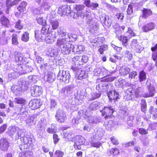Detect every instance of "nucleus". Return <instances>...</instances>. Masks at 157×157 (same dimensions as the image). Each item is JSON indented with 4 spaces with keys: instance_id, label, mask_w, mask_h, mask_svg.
Listing matches in <instances>:
<instances>
[{
    "instance_id": "1",
    "label": "nucleus",
    "mask_w": 157,
    "mask_h": 157,
    "mask_svg": "<svg viewBox=\"0 0 157 157\" xmlns=\"http://www.w3.org/2000/svg\"><path fill=\"white\" fill-rule=\"evenodd\" d=\"M85 8V6L83 5L79 4L76 5L74 7V9L76 11V12H73L70 16L72 17L73 18L77 19L78 17H82V16H85L84 9Z\"/></svg>"
},
{
    "instance_id": "2",
    "label": "nucleus",
    "mask_w": 157,
    "mask_h": 157,
    "mask_svg": "<svg viewBox=\"0 0 157 157\" xmlns=\"http://www.w3.org/2000/svg\"><path fill=\"white\" fill-rule=\"evenodd\" d=\"M114 111L111 106H105L102 110H100L101 116H104V119L105 120L112 118Z\"/></svg>"
},
{
    "instance_id": "3",
    "label": "nucleus",
    "mask_w": 157,
    "mask_h": 157,
    "mask_svg": "<svg viewBox=\"0 0 157 157\" xmlns=\"http://www.w3.org/2000/svg\"><path fill=\"white\" fill-rule=\"evenodd\" d=\"M72 11L70 6L65 5L60 6L58 9V13L61 16H67L71 14Z\"/></svg>"
},
{
    "instance_id": "4",
    "label": "nucleus",
    "mask_w": 157,
    "mask_h": 157,
    "mask_svg": "<svg viewBox=\"0 0 157 157\" xmlns=\"http://www.w3.org/2000/svg\"><path fill=\"white\" fill-rule=\"evenodd\" d=\"M80 57L81 56H76L73 58L71 69L74 71L81 69L82 65L80 60Z\"/></svg>"
},
{
    "instance_id": "5",
    "label": "nucleus",
    "mask_w": 157,
    "mask_h": 157,
    "mask_svg": "<svg viewBox=\"0 0 157 157\" xmlns=\"http://www.w3.org/2000/svg\"><path fill=\"white\" fill-rule=\"evenodd\" d=\"M10 146L8 140L5 138H2L0 140V150L3 151H7Z\"/></svg>"
},
{
    "instance_id": "6",
    "label": "nucleus",
    "mask_w": 157,
    "mask_h": 157,
    "mask_svg": "<svg viewBox=\"0 0 157 157\" xmlns=\"http://www.w3.org/2000/svg\"><path fill=\"white\" fill-rule=\"evenodd\" d=\"M108 96L111 102H115L119 99V94L115 90H110L108 94Z\"/></svg>"
},
{
    "instance_id": "7",
    "label": "nucleus",
    "mask_w": 157,
    "mask_h": 157,
    "mask_svg": "<svg viewBox=\"0 0 157 157\" xmlns=\"http://www.w3.org/2000/svg\"><path fill=\"white\" fill-rule=\"evenodd\" d=\"M21 0H6L5 4L6 7V13H9V11L11 7L16 5H17Z\"/></svg>"
},
{
    "instance_id": "8",
    "label": "nucleus",
    "mask_w": 157,
    "mask_h": 157,
    "mask_svg": "<svg viewBox=\"0 0 157 157\" xmlns=\"http://www.w3.org/2000/svg\"><path fill=\"white\" fill-rule=\"evenodd\" d=\"M55 117L56 120L60 123L64 122L67 119V117L65 114L60 110L57 111Z\"/></svg>"
},
{
    "instance_id": "9",
    "label": "nucleus",
    "mask_w": 157,
    "mask_h": 157,
    "mask_svg": "<svg viewBox=\"0 0 157 157\" xmlns=\"http://www.w3.org/2000/svg\"><path fill=\"white\" fill-rule=\"evenodd\" d=\"M42 104L40 100L34 99L31 100L29 103V106L32 110H35L39 108Z\"/></svg>"
},
{
    "instance_id": "10",
    "label": "nucleus",
    "mask_w": 157,
    "mask_h": 157,
    "mask_svg": "<svg viewBox=\"0 0 157 157\" xmlns=\"http://www.w3.org/2000/svg\"><path fill=\"white\" fill-rule=\"evenodd\" d=\"M31 95L33 97H38L42 94V88L40 87L35 86L31 90Z\"/></svg>"
},
{
    "instance_id": "11",
    "label": "nucleus",
    "mask_w": 157,
    "mask_h": 157,
    "mask_svg": "<svg viewBox=\"0 0 157 157\" xmlns=\"http://www.w3.org/2000/svg\"><path fill=\"white\" fill-rule=\"evenodd\" d=\"M72 44L69 43H66L61 48V51L64 54H68L73 49L71 47Z\"/></svg>"
},
{
    "instance_id": "12",
    "label": "nucleus",
    "mask_w": 157,
    "mask_h": 157,
    "mask_svg": "<svg viewBox=\"0 0 157 157\" xmlns=\"http://www.w3.org/2000/svg\"><path fill=\"white\" fill-rule=\"evenodd\" d=\"M130 45L131 48H134L136 52L140 53L141 51V47L138 45L137 40L136 39H133L131 41Z\"/></svg>"
},
{
    "instance_id": "13",
    "label": "nucleus",
    "mask_w": 157,
    "mask_h": 157,
    "mask_svg": "<svg viewBox=\"0 0 157 157\" xmlns=\"http://www.w3.org/2000/svg\"><path fill=\"white\" fill-rule=\"evenodd\" d=\"M155 25L153 22H150L144 25L142 27V30L144 32H147L154 29Z\"/></svg>"
},
{
    "instance_id": "14",
    "label": "nucleus",
    "mask_w": 157,
    "mask_h": 157,
    "mask_svg": "<svg viewBox=\"0 0 157 157\" xmlns=\"http://www.w3.org/2000/svg\"><path fill=\"white\" fill-rule=\"evenodd\" d=\"M117 36L118 39L121 42L123 46L127 47L128 45V40L127 36L124 35H117Z\"/></svg>"
},
{
    "instance_id": "15",
    "label": "nucleus",
    "mask_w": 157,
    "mask_h": 157,
    "mask_svg": "<svg viewBox=\"0 0 157 157\" xmlns=\"http://www.w3.org/2000/svg\"><path fill=\"white\" fill-rule=\"evenodd\" d=\"M0 23L3 26L8 28L10 25L9 19L5 15H2L0 18Z\"/></svg>"
},
{
    "instance_id": "16",
    "label": "nucleus",
    "mask_w": 157,
    "mask_h": 157,
    "mask_svg": "<svg viewBox=\"0 0 157 157\" xmlns=\"http://www.w3.org/2000/svg\"><path fill=\"white\" fill-rule=\"evenodd\" d=\"M130 70V68L128 67L121 66L119 70V74L121 76L126 75L129 74Z\"/></svg>"
},
{
    "instance_id": "17",
    "label": "nucleus",
    "mask_w": 157,
    "mask_h": 157,
    "mask_svg": "<svg viewBox=\"0 0 157 157\" xmlns=\"http://www.w3.org/2000/svg\"><path fill=\"white\" fill-rule=\"evenodd\" d=\"M142 14L141 17L142 18L146 19L148 17L151 16L152 14V12L150 9L144 8L142 10Z\"/></svg>"
},
{
    "instance_id": "18",
    "label": "nucleus",
    "mask_w": 157,
    "mask_h": 157,
    "mask_svg": "<svg viewBox=\"0 0 157 157\" xmlns=\"http://www.w3.org/2000/svg\"><path fill=\"white\" fill-rule=\"evenodd\" d=\"M33 154V152L31 150H27L24 151H22L19 154V157H32Z\"/></svg>"
},
{
    "instance_id": "19",
    "label": "nucleus",
    "mask_w": 157,
    "mask_h": 157,
    "mask_svg": "<svg viewBox=\"0 0 157 157\" xmlns=\"http://www.w3.org/2000/svg\"><path fill=\"white\" fill-rule=\"evenodd\" d=\"M27 4V3L25 1H23L21 2L17 8L20 13H24L26 12V7Z\"/></svg>"
},
{
    "instance_id": "20",
    "label": "nucleus",
    "mask_w": 157,
    "mask_h": 157,
    "mask_svg": "<svg viewBox=\"0 0 157 157\" xmlns=\"http://www.w3.org/2000/svg\"><path fill=\"white\" fill-rule=\"evenodd\" d=\"M85 48L83 45H75L73 48L72 51L77 54L82 53L84 50Z\"/></svg>"
},
{
    "instance_id": "21",
    "label": "nucleus",
    "mask_w": 157,
    "mask_h": 157,
    "mask_svg": "<svg viewBox=\"0 0 157 157\" xmlns=\"http://www.w3.org/2000/svg\"><path fill=\"white\" fill-rule=\"evenodd\" d=\"M149 112L152 115V118L154 120L157 119V109L154 108L153 106H150Z\"/></svg>"
},
{
    "instance_id": "22",
    "label": "nucleus",
    "mask_w": 157,
    "mask_h": 157,
    "mask_svg": "<svg viewBox=\"0 0 157 157\" xmlns=\"http://www.w3.org/2000/svg\"><path fill=\"white\" fill-rule=\"evenodd\" d=\"M63 139L66 142H68L71 140L73 138L72 133L70 132H63Z\"/></svg>"
},
{
    "instance_id": "23",
    "label": "nucleus",
    "mask_w": 157,
    "mask_h": 157,
    "mask_svg": "<svg viewBox=\"0 0 157 157\" xmlns=\"http://www.w3.org/2000/svg\"><path fill=\"white\" fill-rule=\"evenodd\" d=\"M75 72H77V75L79 79H82L86 78L87 76V74L83 70L79 69Z\"/></svg>"
},
{
    "instance_id": "24",
    "label": "nucleus",
    "mask_w": 157,
    "mask_h": 157,
    "mask_svg": "<svg viewBox=\"0 0 157 157\" xmlns=\"http://www.w3.org/2000/svg\"><path fill=\"white\" fill-rule=\"evenodd\" d=\"M14 60L16 63H18L19 65H21L23 63L22 61L23 60L22 57L21 56L20 54L18 53L14 54Z\"/></svg>"
},
{
    "instance_id": "25",
    "label": "nucleus",
    "mask_w": 157,
    "mask_h": 157,
    "mask_svg": "<svg viewBox=\"0 0 157 157\" xmlns=\"http://www.w3.org/2000/svg\"><path fill=\"white\" fill-rule=\"evenodd\" d=\"M45 36L44 39V41L46 42L48 44L52 43L53 42V39L52 35L51 33H48V34Z\"/></svg>"
},
{
    "instance_id": "26",
    "label": "nucleus",
    "mask_w": 157,
    "mask_h": 157,
    "mask_svg": "<svg viewBox=\"0 0 157 157\" xmlns=\"http://www.w3.org/2000/svg\"><path fill=\"white\" fill-rule=\"evenodd\" d=\"M12 44L14 45H17L19 44L18 40V36L17 34H13L12 36Z\"/></svg>"
},
{
    "instance_id": "27",
    "label": "nucleus",
    "mask_w": 157,
    "mask_h": 157,
    "mask_svg": "<svg viewBox=\"0 0 157 157\" xmlns=\"http://www.w3.org/2000/svg\"><path fill=\"white\" fill-rule=\"evenodd\" d=\"M139 81L142 82L145 81L146 79V75L143 70H142L139 73Z\"/></svg>"
},
{
    "instance_id": "28",
    "label": "nucleus",
    "mask_w": 157,
    "mask_h": 157,
    "mask_svg": "<svg viewBox=\"0 0 157 157\" xmlns=\"http://www.w3.org/2000/svg\"><path fill=\"white\" fill-rule=\"evenodd\" d=\"M98 107V103L97 101H94L91 103L89 106V109L91 110L94 111Z\"/></svg>"
},
{
    "instance_id": "29",
    "label": "nucleus",
    "mask_w": 157,
    "mask_h": 157,
    "mask_svg": "<svg viewBox=\"0 0 157 157\" xmlns=\"http://www.w3.org/2000/svg\"><path fill=\"white\" fill-rule=\"evenodd\" d=\"M37 23L42 26L47 25V21L46 20L44 19L43 17H39L36 19Z\"/></svg>"
},
{
    "instance_id": "30",
    "label": "nucleus",
    "mask_w": 157,
    "mask_h": 157,
    "mask_svg": "<svg viewBox=\"0 0 157 157\" xmlns=\"http://www.w3.org/2000/svg\"><path fill=\"white\" fill-rule=\"evenodd\" d=\"M108 152L113 156L118 155L120 153L119 149L116 147L111 148L109 150Z\"/></svg>"
},
{
    "instance_id": "31",
    "label": "nucleus",
    "mask_w": 157,
    "mask_h": 157,
    "mask_svg": "<svg viewBox=\"0 0 157 157\" xmlns=\"http://www.w3.org/2000/svg\"><path fill=\"white\" fill-rule=\"evenodd\" d=\"M141 101L140 105L141 110L143 112H145L147 110V103L145 99H142L141 100Z\"/></svg>"
},
{
    "instance_id": "32",
    "label": "nucleus",
    "mask_w": 157,
    "mask_h": 157,
    "mask_svg": "<svg viewBox=\"0 0 157 157\" xmlns=\"http://www.w3.org/2000/svg\"><path fill=\"white\" fill-rule=\"evenodd\" d=\"M50 23L53 30L56 29L59 26V23L57 20H51Z\"/></svg>"
},
{
    "instance_id": "33",
    "label": "nucleus",
    "mask_w": 157,
    "mask_h": 157,
    "mask_svg": "<svg viewBox=\"0 0 157 157\" xmlns=\"http://www.w3.org/2000/svg\"><path fill=\"white\" fill-rule=\"evenodd\" d=\"M125 27L124 25L119 26L118 28L116 29L115 30L116 33L117 34H121L124 32Z\"/></svg>"
},
{
    "instance_id": "34",
    "label": "nucleus",
    "mask_w": 157,
    "mask_h": 157,
    "mask_svg": "<svg viewBox=\"0 0 157 157\" xmlns=\"http://www.w3.org/2000/svg\"><path fill=\"white\" fill-rule=\"evenodd\" d=\"M75 142L82 145L84 144L85 139L83 137L79 136L75 140Z\"/></svg>"
},
{
    "instance_id": "35",
    "label": "nucleus",
    "mask_w": 157,
    "mask_h": 157,
    "mask_svg": "<svg viewBox=\"0 0 157 157\" xmlns=\"http://www.w3.org/2000/svg\"><path fill=\"white\" fill-rule=\"evenodd\" d=\"M108 46L107 44H104L100 46V48L98 49V51L101 54H103L104 52L107 50Z\"/></svg>"
},
{
    "instance_id": "36",
    "label": "nucleus",
    "mask_w": 157,
    "mask_h": 157,
    "mask_svg": "<svg viewBox=\"0 0 157 157\" xmlns=\"http://www.w3.org/2000/svg\"><path fill=\"white\" fill-rule=\"evenodd\" d=\"M15 102L17 104L24 105L26 104V101L23 98H17L15 99Z\"/></svg>"
},
{
    "instance_id": "37",
    "label": "nucleus",
    "mask_w": 157,
    "mask_h": 157,
    "mask_svg": "<svg viewBox=\"0 0 157 157\" xmlns=\"http://www.w3.org/2000/svg\"><path fill=\"white\" fill-rule=\"evenodd\" d=\"M34 117L33 116L29 117L25 120L26 123L29 125H32L34 123Z\"/></svg>"
},
{
    "instance_id": "38",
    "label": "nucleus",
    "mask_w": 157,
    "mask_h": 157,
    "mask_svg": "<svg viewBox=\"0 0 157 157\" xmlns=\"http://www.w3.org/2000/svg\"><path fill=\"white\" fill-rule=\"evenodd\" d=\"M127 33L129 34L128 35V36L130 38L136 36V33L134 32L133 30L131 27H129L128 28Z\"/></svg>"
},
{
    "instance_id": "39",
    "label": "nucleus",
    "mask_w": 157,
    "mask_h": 157,
    "mask_svg": "<svg viewBox=\"0 0 157 157\" xmlns=\"http://www.w3.org/2000/svg\"><path fill=\"white\" fill-rule=\"evenodd\" d=\"M29 39V33L27 32H25L22 34L21 40L24 42H27Z\"/></svg>"
},
{
    "instance_id": "40",
    "label": "nucleus",
    "mask_w": 157,
    "mask_h": 157,
    "mask_svg": "<svg viewBox=\"0 0 157 157\" xmlns=\"http://www.w3.org/2000/svg\"><path fill=\"white\" fill-rule=\"evenodd\" d=\"M97 39V40L95 41L90 40L91 42H93L94 43H98L100 44H101L103 43L105 41V38L103 37H98Z\"/></svg>"
},
{
    "instance_id": "41",
    "label": "nucleus",
    "mask_w": 157,
    "mask_h": 157,
    "mask_svg": "<svg viewBox=\"0 0 157 157\" xmlns=\"http://www.w3.org/2000/svg\"><path fill=\"white\" fill-rule=\"evenodd\" d=\"M110 140L112 144L117 145L119 144V142L117 139L114 136H113L110 138Z\"/></svg>"
},
{
    "instance_id": "42",
    "label": "nucleus",
    "mask_w": 157,
    "mask_h": 157,
    "mask_svg": "<svg viewBox=\"0 0 157 157\" xmlns=\"http://www.w3.org/2000/svg\"><path fill=\"white\" fill-rule=\"evenodd\" d=\"M114 79V78L113 77H108L102 78L101 81V82H111L113 81Z\"/></svg>"
},
{
    "instance_id": "43",
    "label": "nucleus",
    "mask_w": 157,
    "mask_h": 157,
    "mask_svg": "<svg viewBox=\"0 0 157 157\" xmlns=\"http://www.w3.org/2000/svg\"><path fill=\"white\" fill-rule=\"evenodd\" d=\"M54 80V78L52 74H48L47 75V81L49 83H51Z\"/></svg>"
},
{
    "instance_id": "44",
    "label": "nucleus",
    "mask_w": 157,
    "mask_h": 157,
    "mask_svg": "<svg viewBox=\"0 0 157 157\" xmlns=\"http://www.w3.org/2000/svg\"><path fill=\"white\" fill-rule=\"evenodd\" d=\"M66 41L65 40L63 39H58L57 43V45L61 48L65 44Z\"/></svg>"
},
{
    "instance_id": "45",
    "label": "nucleus",
    "mask_w": 157,
    "mask_h": 157,
    "mask_svg": "<svg viewBox=\"0 0 157 157\" xmlns=\"http://www.w3.org/2000/svg\"><path fill=\"white\" fill-rule=\"evenodd\" d=\"M53 143L55 144H57L60 140L58 135L56 133H54L52 136Z\"/></svg>"
},
{
    "instance_id": "46",
    "label": "nucleus",
    "mask_w": 157,
    "mask_h": 157,
    "mask_svg": "<svg viewBox=\"0 0 157 157\" xmlns=\"http://www.w3.org/2000/svg\"><path fill=\"white\" fill-rule=\"evenodd\" d=\"M15 27L18 30H21L23 28V26L21 24V21L20 20L16 22Z\"/></svg>"
},
{
    "instance_id": "47",
    "label": "nucleus",
    "mask_w": 157,
    "mask_h": 157,
    "mask_svg": "<svg viewBox=\"0 0 157 157\" xmlns=\"http://www.w3.org/2000/svg\"><path fill=\"white\" fill-rule=\"evenodd\" d=\"M115 16L117 19L119 20H120L121 21H122L123 20L124 17V14L123 13L120 12L117 13Z\"/></svg>"
},
{
    "instance_id": "48",
    "label": "nucleus",
    "mask_w": 157,
    "mask_h": 157,
    "mask_svg": "<svg viewBox=\"0 0 157 157\" xmlns=\"http://www.w3.org/2000/svg\"><path fill=\"white\" fill-rule=\"evenodd\" d=\"M29 138L25 136H24L21 139V140L22 143L24 144H29L30 140H29Z\"/></svg>"
},
{
    "instance_id": "49",
    "label": "nucleus",
    "mask_w": 157,
    "mask_h": 157,
    "mask_svg": "<svg viewBox=\"0 0 157 157\" xmlns=\"http://www.w3.org/2000/svg\"><path fill=\"white\" fill-rule=\"evenodd\" d=\"M55 157H63L64 155V152L60 150H56L54 153Z\"/></svg>"
},
{
    "instance_id": "50",
    "label": "nucleus",
    "mask_w": 157,
    "mask_h": 157,
    "mask_svg": "<svg viewBox=\"0 0 157 157\" xmlns=\"http://www.w3.org/2000/svg\"><path fill=\"white\" fill-rule=\"evenodd\" d=\"M137 75V72L136 71H133L130 73L129 74L128 78L130 79L135 78V76Z\"/></svg>"
},
{
    "instance_id": "51",
    "label": "nucleus",
    "mask_w": 157,
    "mask_h": 157,
    "mask_svg": "<svg viewBox=\"0 0 157 157\" xmlns=\"http://www.w3.org/2000/svg\"><path fill=\"white\" fill-rule=\"evenodd\" d=\"M88 59V58L85 55L81 56L80 60L82 65L86 63L87 62Z\"/></svg>"
},
{
    "instance_id": "52",
    "label": "nucleus",
    "mask_w": 157,
    "mask_h": 157,
    "mask_svg": "<svg viewBox=\"0 0 157 157\" xmlns=\"http://www.w3.org/2000/svg\"><path fill=\"white\" fill-rule=\"evenodd\" d=\"M46 26H43L41 30V33L44 35H46L48 33H50L48 32V31L47 29L45 27Z\"/></svg>"
},
{
    "instance_id": "53",
    "label": "nucleus",
    "mask_w": 157,
    "mask_h": 157,
    "mask_svg": "<svg viewBox=\"0 0 157 157\" xmlns=\"http://www.w3.org/2000/svg\"><path fill=\"white\" fill-rule=\"evenodd\" d=\"M139 132L142 135H146L148 133L147 130L143 128H139Z\"/></svg>"
},
{
    "instance_id": "54",
    "label": "nucleus",
    "mask_w": 157,
    "mask_h": 157,
    "mask_svg": "<svg viewBox=\"0 0 157 157\" xmlns=\"http://www.w3.org/2000/svg\"><path fill=\"white\" fill-rule=\"evenodd\" d=\"M133 13V9L132 5L130 4L128 5L127 10V13L128 14H131Z\"/></svg>"
},
{
    "instance_id": "55",
    "label": "nucleus",
    "mask_w": 157,
    "mask_h": 157,
    "mask_svg": "<svg viewBox=\"0 0 157 157\" xmlns=\"http://www.w3.org/2000/svg\"><path fill=\"white\" fill-rule=\"evenodd\" d=\"M7 127V125L6 124H3L0 127V134L6 130Z\"/></svg>"
},
{
    "instance_id": "56",
    "label": "nucleus",
    "mask_w": 157,
    "mask_h": 157,
    "mask_svg": "<svg viewBox=\"0 0 157 157\" xmlns=\"http://www.w3.org/2000/svg\"><path fill=\"white\" fill-rule=\"evenodd\" d=\"M101 145V143L99 142H95L92 143L91 146L97 148H99Z\"/></svg>"
},
{
    "instance_id": "57",
    "label": "nucleus",
    "mask_w": 157,
    "mask_h": 157,
    "mask_svg": "<svg viewBox=\"0 0 157 157\" xmlns=\"http://www.w3.org/2000/svg\"><path fill=\"white\" fill-rule=\"evenodd\" d=\"M7 39H1L0 37V45H3L8 43Z\"/></svg>"
},
{
    "instance_id": "58",
    "label": "nucleus",
    "mask_w": 157,
    "mask_h": 157,
    "mask_svg": "<svg viewBox=\"0 0 157 157\" xmlns=\"http://www.w3.org/2000/svg\"><path fill=\"white\" fill-rule=\"evenodd\" d=\"M81 145L80 144L75 142L74 147L75 149L79 150L81 149Z\"/></svg>"
},
{
    "instance_id": "59",
    "label": "nucleus",
    "mask_w": 157,
    "mask_h": 157,
    "mask_svg": "<svg viewBox=\"0 0 157 157\" xmlns=\"http://www.w3.org/2000/svg\"><path fill=\"white\" fill-rule=\"evenodd\" d=\"M126 57L129 61H130L132 58V55L128 51H127L126 52Z\"/></svg>"
},
{
    "instance_id": "60",
    "label": "nucleus",
    "mask_w": 157,
    "mask_h": 157,
    "mask_svg": "<svg viewBox=\"0 0 157 157\" xmlns=\"http://www.w3.org/2000/svg\"><path fill=\"white\" fill-rule=\"evenodd\" d=\"M84 4L87 7H91V2L90 0H84Z\"/></svg>"
},
{
    "instance_id": "61",
    "label": "nucleus",
    "mask_w": 157,
    "mask_h": 157,
    "mask_svg": "<svg viewBox=\"0 0 157 157\" xmlns=\"http://www.w3.org/2000/svg\"><path fill=\"white\" fill-rule=\"evenodd\" d=\"M134 145V142L133 141H130L126 143L125 144V147H128L131 146H133Z\"/></svg>"
},
{
    "instance_id": "62",
    "label": "nucleus",
    "mask_w": 157,
    "mask_h": 157,
    "mask_svg": "<svg viewBox=\"0 0 157 157\" xmlns=\"http://www.w3.org/2000/svg\"><path fill=\"white\" fill-rule=\"evenodd\" d=\"M152 59L156 63L157 62V52L152 54Z\"/></svg>"
},
{
    "instance_id": "63",
    "label": "nucleus",
    "mask_w": 157,
    "mask_h": 157,
    "mask_svg": "<svg viewBox=\"0 0 157 157\" xmlns=\"http://www.w3.org/2000/svg\"><path fill=\"white\" fill-rule=\"evenodd\" d=\"M47 131L49 133H53L54 134L56 132L54 129L52 128H48L47 130Z\"/></svg>"
},
{
    "instance_id": "64",
    "label": "nucleus",
    "mask_w": 157,
    "mask_h": 157,
    "mask_svg": "<svg viewBox=\"0 0 157 157\" xmlns=\"http://www.w3.org/2000/svg\"><path fill=\"white\" fill-rule=\"evenodd\" d=\"M35 36L36 39L37 40L42 39V36L41 34H39L37 32L35 33Z\"/></svg>"
}]
</instances>
